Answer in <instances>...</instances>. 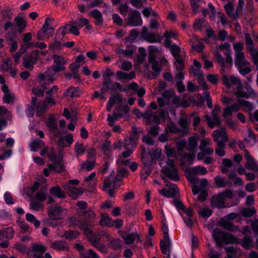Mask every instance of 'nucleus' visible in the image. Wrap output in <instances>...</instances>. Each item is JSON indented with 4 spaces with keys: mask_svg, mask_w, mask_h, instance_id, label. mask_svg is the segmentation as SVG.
<instances>
[{
    "mask_svg": "<svg viewBox=\"0 0 258 258\" xmlns=\"http://www.w3.org/2000/svg\"><path fill=\"white\" fill-rule=\"evenodd\" d=\"M235 51V64L238 71L242 76H245L251 71L250 64L245 58L243 52V44L237 42L233 45Z\"/></svg>",
    "mask_w": 258,
    "mask_h": 258,
    "instance_id": "f257e3e1",
    "label": "nucleus"
},
{
    "mask_svg": "<svg viewBox=\"0 0 258 258\" xmlns=\"http://www.w3.org/2000/svg\"><path fill=\"white\" fill-rule=\"evenodd\" d=\"M15 24L11 22H7L4 25V28L7 31L9 34H11L14 37H16V32L22 33L25 30L27 22L21 17H17L14 19Z\"/></svg>",
    "mask_w": 258,
    "mask_h": 258,
    "instance_id": "f03ea898",
    "label": "nucleus"
},
{
    "mask_svg": "<svg viewBox=\"0 0 258 258\" xmlns=\"http://www.w3.org/2000/svg\"><path fill=\"white\" fill-rule=\"evenodd\" d=\"M218 49L221 51H224V54L226 56V61H225L223 57L218 52H217L215 54L218 63L224 71L226 68V63L230 67L232 66L233 60L231 56L230 45L228 42H225L223 44L219 45Z\"/></svg>",
    "mask_w": 258,
    "mask_h": 258,
    "instance_id": "7ed1b4c3",
    "label": "nucleus"
},
{
    "mask_svg": "<svg viewBox=\"0 0 258 258\" xmlns=\"http://www.w3.org/2000/svg\"><path fill=\"white\" fill-rule=\"evenodd\" d=\"M55 73L51 68H48L44 73L38 75L37 80L40 86L44 89H46L47 86L55 80Z\"/></svg>",
    "mask_w": 258,
    "mask_h": 258,
    "instance_id": "20e7f679",
    "label": "nucleus"
},
{
    "mask_svg": "<svg viewBox=\"0 0 258 258\" xmlns=\"http://www.w3.org/2000/svg\"><path fill=\"white\" fill-rule=\"evenodd\" d=\"M68 210L63 208L58 205L51 206L48 210L49 217L54 220L64 219L68 214Z\"/></svg>",
    "mask_w": 258,
    "mask_h": 258,
    "instance_id": "39448f33",
    "label": "nucleus"
},
{
    "mask_svg": "<svg viewBox=\"0 0 258 258\" xmlns=\"http://www.w3.org/2000/svg\"><path fill=\"white\" fill-rule=\"evenodd\" d=\"M69 222L74 226H77L80 229L83 230L87 238L94 233L93 231L89 227L90 223L87 220H82L79 218L71 217L69 219Z\"/></svg>",
    "mask_w": 258,
    "mask_h": 258,
    "instance_id": "423d86ee",
    "label": "nucleus"
},
{
    "mask_svg": "<svg viewBox=\"0 0 258 258\" xmlns=\"http://www.w3.org/2000/svg\"><path fill=\"white\" fill-rule=\"evenodd\" d=\"M51 21L50 18H46L42 28L37 32V37L38 40H42L45 37L48 38L53 35L54 30L50 25Z\"/></svg>",
    "mask_w": 258,
    "mask_h": 258,
    "instance_id": "0eeeda50",
    "label": "nucleus"
},
{
    "mask_svg": "<svg viewBox=\"0 0 258 258\" xmlns=\"http://www.w3.org/2000/svg\"><path fill=\"white\" fill-rule=\"evenodd\" d=\"M39 53V50H35L31 53L26 54L23 57V66L27 69L32 70L34 64L37 62Z\"/></svg>",
    "mask_w": 258,
    "mask_h": 258,
    "instance_id": "6e6552de",
    "label": "nucleus"
},
{
    "mask_svg": "<svg viewBox=\"0 0 258 258\" xmlns=\"http://www.w3.org/2000/svg\"><path fill=\"white\" fill-rule=\"evenodd\" d=\"M67 27V26H63L57 30L54 41L51 42L49 45V48L56 50L61 48L60 40L68 32L66 31Z\"/></svg>",
    "mask_w": 258,
    "mask_h": 258,
    "instance_id": "1a4fd4ad",
    "label": "nucleus"
},
{
    "mask_svg": "<svg viewBox=\"0 0 258 258\" xmlns=\"http://www.w3.org/2000/svg\"><path fill=\"white\" fill-rule=\"evenodd\" d=\"M127 24L132 27L140 26L142 25L143 21L139 11L135 10L129 11Z\"/></svg>",
    "mask_w": 258,
    "mask_h": 258,
    "instance_id": "9d476101",
    "label": "nucleus"
},
{
    "mask_svg": "<svg viewBox=\"0 0 258 258\" xmlns=\"http://www.w3.org/2000/svg\"><path fill=\"white\" fill-rule=\"evenodd\" d=\"M214 141L217 142V145L220 146L225 145L228 141V136L224 128L217 130L213 132Z\"/></svg>",
    "mask_w": 258,
    "mask_h": 258,
    "instance_id": "9b49d317",
    "label": "nucleus"
},
{
    "mask_svg": "<svg viewBox=\"0 0 258 258\" xmlns=\"http://www.w3.org/2000/svg\"><path fill=\"white\" fill-rule=\"evenodd\" d=\"M244 156L246 160L245 167L248 170L258 171V163L247 150H244Z\"/></svg>",
    "mask_w": 258,
    "mask_h": 258,
    "instance_id": "f8f14e48",
    "label": "nucleus"
},
{
    "mask_svg": "<svg viewBox=\"0 0 258 258\" xmlns=\"http://www.w3.org/2000/svg\"><path fill=\"white\" fill-rule=\"evenodd\" d=\"M54 65L52 66V70L55 73H58L65 69L64 65L66 63L65 59L58 55H53Z\"/></svg>",
    "mask_w": 258,
    "mask_h": 258,
    "instance_id": "ddd939ff",
    "label": "nucleus"
},
{
    "mask_svg": "<svg viewBox=\"0 0 258 258\" xmlns=\"http://www.w3.org/2000/svg\"><path fill=\"white\" fill-rule=\"evenodd\" d=\"M230 80L231 83L235 85L238 90V91L235 92L236 96L238 98L243 97L247 98L248 95L246 93L242 91L243 89V86L240 80L238 78L231 76H230Z\"/></svg>",
    "mask_w": 258,
    "mask_h": 258,
    "instance_id": "4468645a",
    "label": "nucleus"
},
{
    "mask_svg": "<svg viewBox=\"0 0 258 258\" xmlns=\"http://www.w3.org/2000/svg\"><path fill=\"white\" fill-rule=\"evenodd\" d=\"M161 172L169 179L173 181H178L179 177L177 173V168H170L167 166L162 168Z\"/></svg>",
    "mask_w": 258,
    "mask_h": 258,
    "instance_id": "2eb2a0df",
    "label": "nucleus"
},
{
    "mask_svg": "<svg viewBox=\"0 0 258 258\" xmlns=\"http://www.w3.org/2000/svg\"><path fill=\"white\" fill-rule=\"evenodd\" d=\"M191 72L193 75L197 78L198 83L201 85L203 88V89L204 91L208 90L209 89V87L206 83L204 78V73L201 70V69L192 68Z\"/></svg>",
    "mask_w": 258,
    "mask_h": 258,
    "instance_id": "dca6fc26",
    "label": "nucleus"
},
{
    "mask_svg": "<svg viewBox=\"0 0 258 258\" xmlns=\"http://www.w3.org/2000/svg\"><path fill=\"white\" fill-rule=\"evenodd\" d=\"M58 90V87L56 85H53L52 87L48 89L45 92V101L50 104V106H52L56 104V102L55 101L53 95L57 92Z\"/></svg>",
    "mask_w": 258,
    "mask_h": 258,
    "instance_id": "f3484780",
    "label": "nucleus"
},
{
    "mask_svg": "<svg viewBox=\"0 0 258 258\" xmlns=\"http://www.w3.org/2000/svg\"><path fill=\"white\" fill-rule=\"evenodd\" d=\"M31 248L35 258H44L43 254L47 249L44 245L35 243L31 246Z\"/></svg>",
    "mask_w": 258,
    "mask_h": 258,
    "instance_id": "a211bd4d",
    "label": "nucleus"
},
{
    "mask_svg": "<svg viewBox=\"0 0 258 258\" xmlns=\"http://www.w3.org/2000/svg\"><path fill=\"white\" fill-rule=\"evenodd\" d=\"M47 167V168H45L43 170V174L45 176H48L50 172L52 171L60 173L64 171V166L62 164L59 163H56V165L51 163L48 164Z\"/></svg>",
    "mask_w": 258,
    "mask_h": 258,
    "instance_id": "6ab92c4d",
    "label": "nucleus"
},
{
    "mask_svg": "<svg viewBox=\"0 0 258 258\" xmlns=\"http://www.w3.org/2000/svg\"><path fill=\"white\" fill-rule=\"evenodd\" d=\"M212 144V141L209 139L201 140L199 149L207 155H211L214 152V150L211 146Z\"/></svg>",
    "mask_w": 258,
    "mask_h": 258,
    "instance_id": "aec40b11",
    "label": "nucleus"
},
{
    "mask_svg": "<svg viewBox=\"0 0 258 258\" xmlns=\"http://www.w3.org/2000/svg\"><path fill=\"white\" fill-rule=\"evenodd\" d=\"M89 241L92 243V245L96 247L98 250L102 252V253H106V249L105 245L100 242L98 239L96 235L93 233L91 236L87 238Z\"/></svg>",
    "mask_w": 258,
    "mask_h": 258,
    "instance_id": "412c9836",
    "label": "nucleus"
},
{
    "mask_svg": "<svg viewBox=\"0 0 258 258\" xmlns=\"http://www.w3.org/2000/svg\"><path fill=\"white\" fill-rule=\"evenodd\" d=\"M136 48L134 46L127 47L125 49L118 48L115 52L119 57H132L134 53L136 51Z\"/></svg>",
    "mask_w": 258,
    "mask_h": 258,
    "instance_id": "4be33fe9",
    "label": "nucleus"
},
{
    "mask_svg": "<svg viewBox=\"0 0 258 258\" xmlns=\"http://www.w3.org/2000/svg\"><path fill=\"white\" fill-rule=\"evenodd\" d=\"M15 231L13 227H9L0 230V240H9L14 237Z\"/></svg>",
    "mask_w": 258,
    "mask_h": 258,
    "instance_id": "5701e85b",
    "label": "nucleus"
},
{
    "mask_svg": "<svg viewBox=\"0 0 258 258\" xmlns=\"http://www.w3.org/2000/svg\"><path fill=\"white\" fill-rule=\"evenodd\" d=\"M50 247L58 251L69 250L68 243L62 240H57L51 242Z\"/></svg>",
    "mask_w": 258,
    "mask_h": 258,
    "instance_id": "b1692460",
    "label": "nucleus"
},
{
    "mask_svg": "<svg viewBox=\"0 0 258 258\" xmlns=\"http://www.w3.org/2000/svg\"><path fill=\"white\" fill-rule=\"evenodd\" d=\"M141 35L145 40L150 43L157 42L155 34L153 33L149 32L148 28L146 26L143 27Z\"/></svg>",
    "mask_w": 258,
    "mask_h": 258,
    "instance_id": "393cba45",
    "label": "nucleus"
},
{
    "mask_svg": "<svg viewBox=\"0 0 258 258\" xmlns=\"http://www.w3.org/2000/svg\"><path fill=\"white\" fill-rule=\"evenodd\" d=\"M211 205L218 208L225 207V200L223 197L220 193L215 197H213L211 201Z\"/></svg>",
    "mask_w": 258,
    "mask_h": 258,
    "instance_id": "a878e982",
    "label": "nucleus"
},
{
    "mask_svg": "<svg viewBox=\"0 0 258 258\" xmlns=\"http://www.w3.org/2000/svg\"><path fill=\"white\" fill-rule=\"evenodd\" d=\"M212 118L208 115L205 116L208 126L210 128H213L215 126H219L221 124V120L218 115H212Z\"/></svg>",
    "mask_w": 258,
    "mask_h": 258,
    "instance_id": "bb28decb",
    "label": "nucleus"
},
{
    "mask_svg": "<svg viewBox=\"0 0 258 258\" xmlns=\"http://www.w3.org/2000/svg\"><path fill=\"white\" fill-rule=\"evenodd\" d=\"M49 105L50 104H48L45 100L38 102L35 108L36 114L39 116H42L43 113L49 109Z\"/></svg>",
    "mask_w": 258,
    "mask_h": 258,
    "instance_id": "cd10ccee",
    "label": "nucleus"
},
{
    "mask_svg": "<svg viewBox=\"0 0 258 258\" xmlns=\"http://www.w3.org/2000/svg\"><path fill=\"white\" fill-rule=\"evenodd\" d=\"M198 139L199 138L196 136H193L189 138L186 144V150L192 152H196L197 150Z\"/></svg>",
    "mask_w": 258,
    "mask_h": 258,
    "instance_id": "c85d7f7f",
    "label": "nucleus"
},
{
    "mask_svg": "<svg viewBox=\"0 0 258 258\" xmlns=\"http://www.w3.org/2000/svg\"><path fill=\"white\" fill-rule=\"evenodd\" d=\"M215 186L217 188H222L226 186H231V183L221 176H216L214 179Z\"/></svg>",
    "mask_w": 258,
    "mask_h": 258,
    "instance_id": "c756f323",
    "label": "nucleus"
},
{
    "mask_svg": "<svg viewBox=\"0 0 258 258\" xmlns=\"http://www.w3.org/2000/svg\"><path fill=\"white\" fill-rule=\"evenodd\" d=\"M95 160H90L88 159L86 161L83 162L81 164H80V170L82 171H90L95 167Z\"/></svg>",
    "mask_w": 258,
    "mask_h": 258,
    "instance_id": "7c9ffc66",
    "label": "nucleus"
},
{
    "mask_svg": "<svg viewBox=\"0 0 258 258\" xmlns=\"http://www.w3.org/2000/svg\"><path fill=\"white\" fill-rule=\"evenodd\" d=\"M224 9L226 11L227 15L232 19H237L239 17L238 13L236 11L234 12V9L232 6V4L230 2L225 5Z\"/></svg>",
    "mask_w": 258,
    "mask_h": 258,
    "instance_id": "2f4dec72",
    "label": "nucleus"
},
{
    "mask_svg": "<svg viewBox=\"0 0 258 258\" xmlns=\"http://www.w3.org/2000/svg\"><path fill=\"white\" fill-rule=\"evenodd\" d=\"M160 245L162 253L166 255L167 258H170L169 247L170 246V240H169L168 241H165V239H162L160 241Z\"/></svg>",
    "mask_w": 258,
    "mask_h": 258,
    "instance_id": "473e14b6",
    "label": "nucleus"
},
{
    "mask_svg": "<svg viewBox=\"0 0 258 258\" xmlns=\"http://www.w3.org/2000/svg\"><path fill=\"white\" fill-rule=\"evenodd\" d=\"M239 103H235L231 106H227L223 111V116L226 117L231 115L233 112H236L239 110Z\"/></svg>",
    "mask_w": 258,
    "mask_h": 258,
    "instance_id": "72a5a7b5",
    "label": "nucleus"
},
{
    "mask_svg": "<svg viewBox=\"0 0 258 258\" xmlns=\"http://www.w3.org/2000/svg\"><path fill=\"white\" fill-rule=\"evenodd\" d=\"M125 243L127 244H132L136 239L138 241L142 243L140 239V235L138 233H132L128 234L126 236L123 237Z\"/></svg>",
    "mask_w": 258,
    "mask_h": 258,
    "instance_id": "f704fd0d",
    "label": "nucleus"
},
{
    "mask_svg": "<svg viewBox=\"0 0 258 258\" xmlns=\"http://www.w3.org/2000/svg\"><path fill=\"white\" fill-rule=\"evenodd\" d=\"M101 149L106 156L108 158L111 157L112 152L111 149V142L109 140H106L103 143Z\"/></svg>",
    "mask_w": 258,
    "mask_h": 258,
    "instance_id": "c9c22d12",
    "label": "nucleus"
},
{
    "mask_svg": "<svg viewBox=\"0 0 258 258\" xmlns=\"http://www.w3.org/2000/svg\"><path fill=\"white\" fill-rule=\"evenodd\" d=\"M74 185L66 183L63 185L64 188L72 198H76L79 194V190L76 188Z\"/></svg>",
    "mask_w": 258,
    "mask_h": 258,
    "instance_id": "e433bc0d",
    "label": "nucleus"
},
{
    "mask_svg": "<svg viewBox=\"0 0 258 258\" xmlns=\"http://www.w3.org/2000/svg\"><path fill=\"white\" fill-rule=\"evenodd\" d=\"M100 224L101 226L112 227L114 226V221L112 220L106 213L101 214V219L100 221Z\"/></svg>",
    "mask_w": 258,
    "mask_h": 258,
    "instance_id": "4c0bfd02",
    "label": "nucleus"
},
{
    "mask_svg": "<svg viewBox=\"0 0 258 258\" xmlns=\"http://www.w3.org/2000/svg\"><path fill=\"white\" fill-rule=\"evenodd\" d=\"M44 145L42 140L36 139L30 142L29 147L31 151L35 152L38 149L42 148Z\"/></svg>",
    "mask_w": 258,
    "mask_h": 258,
    "instance_id": "58836bf2",
    "label": "nucleus"
},
{
    "mask_svg": "<svg viewBox=\"0 0 258 258\" xmlns=\"http://www.w3.org/2000/svg\"><path fill=\"white\" fill-rule=\"evenodd\" d=\"M220 225L224 229L232 232H235L238 230V228L234 226L232 223L224 219L221 220Z\"/></svg>",
    "mask_w": 258,
    "mask_h": 258,
    "instance_id": "ea45409f",
    "label": "nucleus"
},
{
    "mask_svg": "<svg viewBox=\"0 0 258 258\" xmlns=\"http://www.w3.org/2000/svg\"><path fill=\"white\" fill-rule=\"evenodd\" d=\"M81 94V91L78 88L72 87L66 91L65 93H64V96L74 98L80 96Z\"/></svg>",
    "mask_w": 258,
    "mask_h": 258,
    "instance_id": "a19ab883",
    "label": "nucleus"
},
{
    "mask_svg": "<svg viewBox=\"0 0 258 258\" xmlns=\"http://www.w3.org/2000/svg\"><path fill=\"white\" fill-rule=\"evenodd\" d=\"M50 193L56 198L63 199L66 197L64 192L59 186L52 187L49 190Z\"/></svg>",
    "mask_w": 258,
    "mask_h": 258,
    "instance_id": "79ce46f5",
    "label": "nucleus"
},
{
    "mask_svg": "<svg viewBox=\"0 0 258 258\" xmlns=\"http://www.w3.org/2000/svg\"><path fill=\"white\" fill-rule=\"evenodd\" d=\"M188 172L192 174L205 175L207 173V169L203 166H197L188 169Z\"/></svg>",
    "mask_w": 258,
    "mask_h": 258,
    "instance_id": "37998d69",
    "label": "nucleus"
},
{
    "mask_svg": "<svg viewBox=\"0 0 258 258\" xmlns=\"http://www.w3.org/2000/svg\"><path fill=\"white\" fill-rule=\"evenodd\" d=\"M89 15L95 19V23L96 25L100 26L103 23V18L101 13L97 10L94 9L89 13Z\"/></svg>",
    "mask_w": 258,
    "mask_h": 258,
    "instance_id": "c03bdc74",
    "label": "nucleus"
},
{
    "mask_svg": "<svg viewBox=\"0 0 258 258\" xmlns=\"http://www.w3.org/2000/svg\"><path fill=\"white\" fill-rule=\"evenodd\" d=\"M116 76L120 79L131 80L135 78L136 74L134 71H131L129 73H126L119 71L116 72Z\"/></svg>",
    "mask_w": 258,
    "mask_h": 258,
    "instance_id": "a18cd8bd",
    "label": "nucleus"
},
{
    "mask_svg": "<svg viewBox=\"0 0 258 258\" xmlns=\"http://www.w3.org/2000/svg\"><path fill=\"white\" fill-rule=\"evenodd\" d=\"M148 50L149 53L148 54V61L150 63H154V62L158 61L156 59L155 53L158 52L157 47L153 45H150L148 46Z\"/></svg>",
    "mask_w": 258,
    "mask_h": 258,
    "instance_id": "49530a36",
    "label": "nucleus"
},
{
    "mask_svg": "<svg viewBox=\"0 0 258 258\" xmlns=\"http://www.w3.org/2000/svg\"><path fill=\"white\" fill-rule=\"evenodd\" d=\"M47 156L49 160L53 163L52 164L56 165L57 163L62 164L61 159H57L55 151L53 148L49 150Z\"/></svg>",
    "mask_w": 258,
    "mask_h": 258,
    "instance_id": "de8ad7c7",
    "label": "nucleus"
},
{
    "mask_svg": "<svg viewBox=\"0 0 258 258\" xmlns=\"http://www.w3.org/2000/svg\"><path fill=\"white\" fill-rule=\"evenodd\" d=\"M207 22L204 18L197 19L194 24L193 28L196 31H202L206 26Z\"/></svg>",
    "mask_w": 258,
    "mask_h": 258,
    "instance_id": "09e8293b",
    "label": "nucleus"
},
{
    "mask_svg": "<svg viewBox=\"0 0 258 258\" xmlns=\"http://www.w3.org/2000/svg\"><path fill=\"white\" fill-rule=\"evenodd\" d=\"M248 136L244 138V141L247 145H253L256 142V136L250 130L247 131Z\"/></svg>",
    "mask_w": 258,
    "mask_h": 258,
    "instance_id": "8fccbe9b",
    "label": "nucleus"
},
{
    "mask_svg": "<svg viewBox=\"0 0 258 258\" xmlns=\"http://www.w3.org/2000/svg\"><path fill=\"white\" fill-rule=\"evenodd\" d=\"M75 152L76 156L79 157L83 155L85 152V148L84 144L82 143L77 142L74 146Z\"/></svg>",
    "mask_w": 258,
    "mask_h": 258,
    "instance_id": "3c124183",
    "label": "nucleus"
},
{
    "mask_svg": "<svg viewBox=\"0 0 258 258\" xmlns=\"http://www.w3.org/2000/svg\"><path fill=\"white\" fill-rule=\"evenodd\" d=\"M145 115L148 118L149 122L155 123L158 125L160 123L159 116L155 113H153L152 112L148 111L145 113Z\"/></svg>",
    "mask_w": 258,
    "mask_h": 258,
    "instance_id": "603ef678",
    "label": "nucleus"
},
{
    "mask_svg": "<svg viewBox=\"0 0 258 258\" xmlns=\"http://www.w3.org/2000/svg\"><path fill=\"white\" fill-rule=\"evenodd\" d=\"M121 117H122V114H119L118 113L115 111L113 112V115L108 114L107 118L108 125L110 126H113L114 121L118 120V118Z\"/></svg>",
    "mask_w": 258,
    "mask_h": 258,
    "instance_id": "864d4df0",
    "label": "nucleus"
},
{
    "mask_svg": "<svg viewBox=\"0 0 258 258\" xmlns=\"http://www.w3.org/2000/svg\"><path fill=\"white\" fill-rule=\"evenodd\" d=\"M7 38V40L9 41L10 42V51L11 52H15L18 48V43L14 40V38L15 37L11 34H9Z\"/></svg>",
    "mask_w": 258,
    "mask_h": 258,
    "instance_id": "5fc2aeb1",
    "label": "nucleus"
},
{
    "mask_svg": "<svg viewBox=\"0 0 258 258\" xmlns=\"http://www.w3.org/2000/svg\"><path fill=\"white\" fill-rule=\"evenodd\" d=\"M121 183V180L118 179L117 177H115L113 180V188H110L108 189L106 191H107L108 195L111 197H113L115 195V192L114 191V189L117 188L119 187Z\"/></svg>",
    "mask_w": 258,
    "mask_h": 258,
    "instance_id": "6e6d98bb",
    "label": "nucleus"
},
{
    "mask_svg": "<svg viewBox=\"0 0 258 258\" xmlns=\"http://www.w3.org/2000/svg\"><path fill=\"white\" fill-rule=\"evenodd\" d=\"M222 164L223 166L221 168V172L223 173H226L228 172L227 168L232 166L233 162L231 159L224 158L223 159Z\"/></svg>",
    "mask_w": 258,
    "mask_h": 258,
    "instance_id": "4d7b16f0",
    "label": "nucleus"
},
{
    "mask_svg": "<svg viewBox=\"0 0 258 258\" xmlns=\"http://www.w3.org/2000/svg\"><path fill=\"white\" fill-rule=\"evenodd\" d=\"M26 219L27 221L33 223L36 228H38L40 225V221L37 220L35 216L32 214H26Z\"/></svg>",
    "mask_w": 258,
    "mask_h": 258,
    "instance_id": "13d9d810",
    "label": "nucleus"
},
{
    "mask_svg": "<svg viewBox=\"0 0 258 258\" xmlns=\"http://www.w3.org/2000/svg\"><path fill=\"white\" fill-rule=\"evenodd\" d=\"M46 124L51 132H53L57 129V123L54 117H49L46 121Z\"/></svg>",
    "mask_w": 258,
    "mask_h": 258,
    "instance_id": "bf43d9fd",
    "label": "nucleus"
},
{
    "mask_svg": "<svg viewBox=\"0 0 258 258\" xmlns=\"http://www.w3.org/2000/svg\"><path fill=\"white\" fill-rule=\"evenodd\" d=\"M244 37L247 49L250 51L254 50L255 49L253 48V41L250 35L248 33H245L244 34Z\"/></svg>",
    "mask_w": 258,
    "mask_h": 258,
    "instance_id": "052dcab7",
    "label": "nucleus"
},
{
    "mask_svg": "<svg viewBox=\"0 0 258 258\" xmlns=\"http://www.w3.org/2000/svg\"><path fill=\"white\" fill-rule=\"evenodd\" d=\"M80 68V66L75 63H73L71 65V68L73 72L72 73V78L76 79L78 81L80 80V76L78 74L79 69Z\"/></svg>",
    "mask_w": 258,
    "mask_h": 258,
    "instance_id": "680f3d73",
    "label": "nucleus"
},
{
    "mask_svg": "<svg viewBox=\"0 0 258 258\" xmlns=\"http://www.w3.org/2000/svg\"><path fill=\"white\" fill-rule=\"evenodd\" d=\"M256 213V210L254 208H244L241 211V214L244 217H250Z\"/></svg>",
    "mask_w": 258,
    "mask_h": 258,
    "instance_id": "e2e57ef3",
    "label": "nucleus"
},
{
    "mask_svg": "<svg viewBox=\"0 0 258 258\" xmlns=\"http://www.w3.org/2000/svg\"><path fill=\"white\" fill-rule=\"evenodd\" d=\"M135 144V141L133 139L130 137L126 138L124 140L123 147L125 149H132L134 150Z\"/></svg>",
    "mask_w": 258,
    "mask_h": 258,
    "instance_id": "0e129e2a",
    "label": "nucleus"
},
{
    "mask_svg": "<svg viewBox=\"0 0 258 258\" xmlns=\"http://www.w3.org/2000/svg\"><path fill=\"white\" fill-rule=\"evenodd\" d=\"M79 232L78 231L69 230L66 231L63 234V236L66 239H75L79 235Z\"/></svg>",
    "mask_w": 258,
    "mask_h": 258,
    "instance_id": "69168bd1",
    "label": "nucleus"
},
{
    "mask_svg": "<svg viewBox=\"0 0 258 258\" xmlns=\"http://www.w3.org/2000/svg\"><path fill=\"white\" fill-rule=\"evenodd\" d=\"M199 214L202 217L207 218L212 215V211L209 208H203L199 211Z\"/></svg>",
    "mask_w": 258,
    "mask_h": 258,
    "instance_id": "338daca9",
    "label": "nucleus"
},
{
    "mask_svg": "<svg viewBox=\"0 0 258 258\" xmlns=\"http://www.w3.org/2000/svg\"><path fill=\"white\" fill-rule=\"evenodd\" d=\"M81 258H99V255L92 249H89L87 252L81 254Z\"/></svg>",
    "mask_w": 258,
    "mask_h": 258,
    "instance_id": "774afa93",
    "label": "nucleus"
}]
</instances>
